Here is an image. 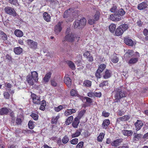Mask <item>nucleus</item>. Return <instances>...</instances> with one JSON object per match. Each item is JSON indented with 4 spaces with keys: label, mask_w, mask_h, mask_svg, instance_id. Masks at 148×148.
<instances>
[{
    "label": "nucleus",
    "mask_w": 148,
    "mask_h": 148,
    "mask_svg": "<svg viewBox=\"0 0 148 148\" xmlns=\"http://www.w3.org/2000/svg\"><path fill=\"white\" fill-rule=\"evenodd\" d=\"M38 74L36 71L32 72L31 75H29L27 77V81L31 86L33 85L35 82L38 81Z\"/></svg>",
    "instance_id": "f257e3e1"
},
{
    "label": "nucleus",
    "mask_w": 148,
    "mask_h": 148,
    "mask_svg": "<svg viewBox=\"0 0 148 148\" xmlns=\"http://www.w3.org/2000/svg\"><path fill=\"white\" fill-rule=\"evenodd\" d=\"M70 28H68L67 29V30L66 32V35L65 37V40L69 42H73L74 41L75 38H79L80 36H77L75 35L74 36L73 33L71 32H70Z\"/></svg>",
    "instance_id": "f03ea898"
},
{
    "label": "nucleus",
    "mask_w": 148,
    "mask_h": 148,
    "mask_svg": "<svg viewBox=\"0 0 148 148\" xmlns=\"http://www.w3.org/2000/svg\"><path fill=\"white\" fill-rule=\"evenodd\" d=\"M86 20L84 18L80 20H76L73 23L74 28H78L79 29L83 28L86 25Z\"/></svg>",
    "instance_id": "7ed1b4c3"
},
{
    "label": "nucleus",
    "mask_w": 148,
    "mask_h": 148,
    "mask_svg": "<svg viewBox=\"0 0 148 148\" xmlns=\"http://www.w3.org/2000/svg\"><path fill=\"white\" fill-rule=\"evenodd\" d=\"M128 28V25L127 24L121 25L119 27H117L115 31V34L116 36L121 35Z\"/></svg>",
    "instance_id": "20e7f679"
},
{
    "label": "nucleus",
    "mask_w": 148,
    "mask_h": 148,
    "mask_svg": "<svg viewBox=\"0 0 148 148\" xmlns=\"http://www.w3.org/2000/svg\"><path fill=\"white\" fill-rule=\"evenodd\" d=\"M114 97L115 99L120 100L123 97L126 96V92L120 89H116L115 90Z\"/></svg>",
    "instance_id": "39448f33"
},
{
    "label": "nucleus",
    "mask_w": 148,
    "mask_h": 148,
    "mask_svg": "<svg viewBox=\"0 0 148 148\" xmlns=\"http://www.w3.org/2000/svg\"><path fill=\"white\" fill-rule=\"evenodd\" d=\"M4 10L7 14L12 16L15 17L16 15V13L14 9L11 7L7 6L5 7V8Z\"/></svg>",
    "instance_id": "423d86ee"
},
{
    "label": "nucleus",
    "mask_w": 148,
    "mask_h": 148,
    "mask_svg": "<svg viewBox=\"0 0 148 148\" xmlns=\"http://www.w3.org/2000/svg\"><path fill=\"white\" fill-rule=\"evenodd\" d=\"M121 18L117 12H116L114 14H111L109 17V19L112 21H120Z\"/></svg>",
    "instance_id": "0eeeda50"
},
{
    "label": "nucleus",
    "mask_w": 148,
    "mask_h": 148,
    "mask_svg": "<svg viewBox=\"0 0 148 148\" xmlns=\"http://www.w3.org/2000/svg\"><path fill=\"white\" fill-rule=\"evenodd\" d=\"M28 45L30 48L35 50L37 49L38 43L33 40L29 39L27 40Z\"/></svg>",
    "instance_id": "6e6552de"
},
{
    "label": "nucleus",
    "mask_w": 148,
    "mask_h": 148,
    "mask_svg": "<svg viewBox=\"0 0 148 148\" xmlns=\"http://www.w3.org/2000/svg\"><path fill=\"white\" fill-rule=\"evenodd\" d=\"M62 21L59 22L56 25L54 28V32L56 34H58L61 31L62 27L61 25L62 24Z\"/></svg>",
    "instance_id": "1a4fd4ad"
},
{
    "label": "nucleus",
    "mask_w": 148,
    "mask_h": 148,
    "mask_svg": "<svg viewBox=\"0 0 148 148\" xmlns=\"http://www.w3.org/2000/svg\"><path fill=\"white\" fill-rule=\"evenodd\" d=\"M31 98L32 99L33 102L34 104H40V98L39 97L35 94H32L31 95Z\"/></svg>",
    "instance_id": "9d476101"
},
{
    "label": "nucleus",
    "mask_w": 148,
    "mask_h": 148,
    "mask_svg": "<svg viewBox=\"0 0 148 148\" xmlns=\"http://www.w3.org/2000/svg\"><path fill=\"white\" fill-rule=\"evenodd\" d=\"M112 72L111 70L106 69L104 72L103 77L105 79H108L111 76Z\"/></svg>",
    "instance_id": "9b49d317"
},
{
    "label": "nucleus",
    "mask_w": 148,
    "mask_h": 148,
    "mask_svg": "<svg viewBox=\"0 0 148 148\" xmlns=\"http://www.w3.org/2000/svg\"><path fill=\"white\" fill-rule=\"evenodd\" d=\"M68 75H66L64 79V82L66 85L69 87L70 86L71 84V80Z\"/></svg>",
    "instance_id": "f8f14e48"
},
{
    "label": "nucleus",
    "mask_w": 148,
    "mask_h": 148,
    "mask_svg": "<svg viewBox=\"0 0 148 148\" xmlns=\"http://www.w3.org/2000/svg\"><path fill=\"white\" fill-rule=\"evenodd\" d=\"M123 141L122 138L117 139L112 142L111 143V145L113 146H117L119 145Z\"/></svg>",
    "instance_id": "ddd939ff"
},
{
    "label": "nucleus",
    "mask_w": 148,
    "mask_h": 148,
    "mask_svg": "<svg viewBox=\"0 0 148 148\" xmlns=\"http://www.w3.org/2000/svg\"><path fill=\"white\" fill-rule=\"evenodd\" d=\"M51 72H49L47 73L45 76L44 77L43 80L45 83H46L49 82L50 78L51 77Z\"/></svg>",
    "instance_id": "4468645a"
},
{
    "label": "nucleus",
    "mask_w": 148,
    "mask_h": 148,
    "mask_svg": "<svg viewBox=\"0 0 148 148\" xmlns=\"http://www.w3.org/2000/svg\"><path fill=\"white\" fill-rule=\"evenodd\" d=\"M135 125L136 126V130L138 131L140 129L143 124L141 121L137 120V122L135 123Z\"/></svg>",
    "instance_id": "2eb2a0df"
},
{
    "label": "nucleus",
    "mask_w": 148,
    "mask_h": 148,
    "mask_svg": "<svg viewBox=\"0 0 148 148\" xmlns=\"http://www.w3.org/2000/svg\"><path fill=\"white\" fill-rule=\"evenodd\" d=\"M71 10H72V9L69 8L68 10H66L64 13L63 17L66 18L70 16L72 12Z\"/></svg>",
    "instance_id": "dca6fc26"
},
{
    "label": "nucleus",
    "mask_w": 148,
    "mask_h": 148,
    "mask_svg": "<svg viewBox=\"0 0 148 148\" xmlns=\"http://www.w3.org/2000/svg\"><path fill=\"white\" fill-rule=\"evenodd\" d=\"M9 112V109L6 108H3L0 109V114L1 115H6Z\"/></svg>",
    "instance_id": "f3484780"
},
{
    "label": "nucleus",
    "mask_w": 148,
    "mask_h": 148,
    "mask_svg": "<svg viewBox=\"0 0 148 148\" xmlns=\"http://www.w3.org/2000/svg\"><path fill=\"white\" fill-rule=\"evenodd\" d=\"M122 132L123 135L127 136H132L133 132L131 130H122Z\"/></svg>",
    "instance_id": "a211bd4d"
},
{
    "label": "nucleus",
    "mask_w": 148,
    "mask_h": 148,
    "mask_svg": "<svg viewBox=\"0 0 148 148\" xmlns=\"http://www.w3.org/2000/svg\"><path fill=\"white\" fill-rule=\"evenodd\" d=\"M147 5V3L143 2L138 5V10H143L146 8Z\"/></svg>",
    "instance_id": "6ab92c4d"
},
{
    "label": "nucleus",
    "mask_w": 148,
    "mask_h": 148,
    "mask_svg": "<svg viewBox=\"0 0 148 148\" xmlns=\"http://www.w3.org/2000/svg\"><path fill=\"white\" fill-rule=\"evenodd\" d=\"M79 123L78 118L77 117L75 118L74 119V121L73 122L72 125L74 128H77Z\"/></svg>",
    "instance_id": "aec40b11"
},
{
    "label": "nucleus",
    "mask_w": 148,
    "mask_h": 148,
    "mask_svg": "<svg viewBox=\"0 0 148 148\" xmlns=\"http://www.w3.org/2000/svg\"><path fill=\"white\" fill-rule=\"evenodd\" d=\"M43 16L44 19L47 22L50 21L51 17L50 15L47 12H45L43 14Z\"/></svg>",
    "instance_id": "412c9836"
},
{
    "label": "nucleus",
    "mask_w": 148,
    "mask_h": 148,
    "mask_svg": "<svg viewBox=\"0 0 148 148\" xmlns=\"http://www.w3.org/2000/svg\"><path fill=\"white\" fill-rule=\"evenodd\" d=\"M0 38L5 41L7 39V37L6 34L3 32L0 31Z\"/></svg>",
    "instance_id": "4be33fe9"
},
{
    "label": "nucleus",
    "mask_w": 148,
    "mask_h": 148,
    "mask_svg": "<svg viewBox=\"0 0 148 148\" xmlns=\"http://www.w3.org/2000/svg\"><path fill=\"white\" fill-rule=\"evenodd\" d=\"M110 124V121L109 120H104L102 123V126L103 129L107 128L108 125Z\"/></svg>",
    "instance_id": "5701e85b"
},
{
    "label": "nucleus",
    "mask_w": 148,
    "mask_h": 148,
    "mask_svg": "<svg viewBox=\"0 0 148 148\" xmlns=\"http://www.w3.org/2000/svg\"><path fill=\"white\" fill-rule=\"evenodd\" d=\"M134 137L133 140L134 141H137L138 140L140 139L142 137V135L140 134H137L134 133L133 134Z\"/></svg>",
    "instance_id": "b1692460"
},
{
    "label": "nucleus",
    "mask_w": 148,
    "mask_h": 148,
    "mask_svg": "<svg viewBox=\"0 0 148 148\" xmlns=\"http://www.w3.org/2000/svg\"><path fill=\"white\" fill-rule=\"evenodd\" d=\"M14 34L16 36L21 37L23 35V33L21 30L19 29L16 30L14 31Z\"/></svg>",
    "instance_id": "393cba45"
},
{
    "label": "nucleus",
    "mask_w": 148,
    "mask_h": 148,
    "mask_svg": "<svg viewBox=\"0 0 148 148\" xmlns=\"http://www.w3.org/2000/svg\"><path fill=\"white\" fill-rule=\"evenodd\" d=\"M125 43L130 46H132L133 44V41L131 39L128 38H126L124 40Z\"/></svg>",
    "instance_id": "a878e982"
},
{
    "label": "nucleus",
    "mask_w": 148,
    "mask_h": 148,
    "mask_svg": "<svg viewBox=\"0 0 148 148\" xmlns=\"http://www.w3.org/2000/svg\"><path fill=\"white\" fill-rule=\"evenodd\" d=\"M14 51L16 54L17 55L20 54L22 52V49L20 47L15 48Z\"/></svg>",
    "instance_id": "bb28decb"
},
{
    "label": "nucleus",
    "mask_w": 148,
    "mask_h": 148,
    "mask_svg": "<svg viewBox=\"0 0 148 148\" xmlns=\"http://www.w3.org/2000/svg\"><path fill=\"white\" fill-rule=\"evenodd\" d=\"M67 64L69 67L72 70L75 69V66L74 63L71 61H68L67 62Z\"/></svg>",
    "instance_id": "cd10ccee"
},
{
    "label": "nucleus",
    "mask_w": 148,
    "mask_h": 148,
    "mask_svg": "<svg viewBox=\"0 0 148 148\" xmlns=\"http://www.w3.org/2000/svg\"><path fill=\"white\" fill-rule=\"evenodd\" d=\"M116 27V25L114 24H111L109 27V28L110 32L114 33Z\"/></svg>",
    "instance_id": "c85d7f7f"
},
{
    "label": "nucleus",
    "mask_w": 148,
    "mask_h": 148,
    "mask_svg": "<svg viewBox=\"0 0 148 148\" xmlns=\"http://www.w3.org/2000/svg\"><path fill=\"white\" fill-rule=\"evenodd\" d=\"M134 54L132 50H128L127 51L124 55L125 57H130L132 56Z\"/></svg>",
    "instance_id": "c756f323"
},
{
    "label": "nucleus",
    "mask_w": 148,
    "mask_h": 148,
    "mask_svg": "<svg viewBox=\"0 0 148 148\" xmlns=\"http://www.w3.org/2000/svg\"><path fill=\"white\" fill-rule=\"evenodd\" d=\"M111 59L112 61L114 63H117L119 61V58L115 54L112 55V58Z\"/></svg>",
    "instance_id": "7c9ffc66"
},
{
    "label": "nucleus",
    "mask_w": 148,
    "mask_h": 148,
    "mask_svg": "<svg viewBox=\"0 0 148 148\" xmlns=\"http://www.w3.org/2000/svg\"><path fill=\"white\" fill-rule=\"evenodd\" d=\"M81 131L82 130L80 129L77 130L75 133L72 135V137L73 138L78 137L80 134Z\"/></svg>",
    "instance_id": "2f4dec72"
},
{
    "label": "nucleus",
    "mask_w": 148,
    "mask_h": 148,
    "mask_svg": "<svg viewBox=\"0 0 148 148\" xmlns=\"http://www.w3.org/2000/svg\"><path fill=\"white\" fill-rule=\"evenodd\" d=\"M91 82L88 80H85L83 83L84 86L86 87L90 86H91Z\"/></svg>",
    "instance_id": "473e14b6"
},
{
    "label": "nucleus",
    "mask_w": 148,
    "mask_h": 148,
    "mask_svg": "<svg viewBox=\"0 0 148 148\" xmlns=\"http://www.w3.org/2000/svg\"><path fill=\"white\" fill-rule=\"evenodd\" d=\"M100 16V12L98 11H96L93 18L96 21H97L99 19Z\"/></svg>",
    "instance_id": "72a5a7b5"
},
{
    "label": "nucleus",
    "mask_w": 148,
    "mask_h": 148,
    "mask_svg": "<svg viewBox=\"0 0 148 148\" xmlns=\"http://www.w3.org/2000/svg\"><path fill=\"white\" fill-rule=\"evenodd\" d=\"M104 134L103 133H100L99 135L97 137V140L99 142H101L104 138Z\"/></svg>",
    "instance_id": "f704fd0d"
},
{
    "label": "nucleus",
    "mask_w": 148,
    "mask_h": 148,
    "mask_svg": "<svg viewBox=\"0 0 148 148\" xmlns=\"http://www.w3.org/2000/svg\"><path fill=\"white\" fill-rule=\"evenodd\" d=\"M117 12L119 15L120 16V17L123 16L125 13V11L122 8L119 9Z\"/></svg>",
    "instance_id": "c9c22d12"
},
{
    "label": "nucleus",
    "mask_w": 148,
    "mask_h": 148,
    "mask_svg": "<svg viewBox=\"0 0 148 148\" xmlns=\"http://www.w3.org/2000/svg\"><path fill=\"white\" fill-rule=\"evenodd\" d=\"M106 68V65L105 64H101L99 67V69L98 70H99V71H100V72H102L103 71V70Z\"/></svg>",
    "instance_id": "e433bc0d"
},
{
    "label": "nucleus",
    "mask_w": 148,
    "mask_h": 148,
    "mask_svg": "<svg viewBox=\"0 0 148 148\" xmlns=\"http://www.w3.org/2000/svg\"><path fill=\"white\" fill-rule=\"evenodd\" d=\"M138 60V59L136 58H133L130 59L129 61L130 64H134L136 63Z\"/></svg>",
    "instance_id": "4c0bfd02"
},
{
    "label": "nucleus",
    "mask_w": 148,
    "mask_h": 148,
    "mask_svg": "<svg viewBox=\"0 0 148 148\" xmlns=\"http://www.w3.org/2000/svg\"><path fill=\"white\" fill-rule=\"evenodd\" d=\"M108 81H104L99 84V86L101 87H103L104 86L108 85Z\"/></svg>",
    "instance_id": "58836bf2"
},
{
    "label": "nucleus",
    "mask_w": 148,
    "mask_h": 148,
    "mask_svg": "<svg viewBox=\"0 0 148 148\" xmlns=\"http://www.w3.org/2000/svg\"><path fill=\"white\" fill-rule=\"evenodd\" d=\"M69 140V138L67 136H65L62 138V143L64 144L66 143Z\"/></svg>",
    "instance_id": "ea45409f"
},
{
    "label": "nucleus",
    "mask_w": 148,
    "mask_h": 148,
    "mask_svg": "<svg viewBox=\"0 0 148 148\" xmlns=\"http://www.w3.org/2000/svg\"><path fill=\"white\" fill-rule=\"evenodd\" d=\"M63 106H64L65 105H60L57 107L55 108H54V110L56 112H59L63 108Z\"/></svg>",
    "instance_id": "a19ab883"
},
{
    "label": "nucleus",
    "mask_w": 148,
    "mask_h": 148,
    "mask_svg": "<svg viewBox=\"0 0 148 148\" xmlns=\"http://www.w3.org/2000/svg\"><path fill=\"white\" fill-rule=\"evenodd\" d=\"M28 125L29 128L32 129H33L34 127V124L31 121H29Z\"/></svg>",
    "instance_id": "79ce46f5"
},
{
    "label": "nucleus",
    "mask_w": 148,
    "mask_h": 148,
    "mask_svg": "<svg viewBox=\"0 0 148 148\" xmlns=\"http://www.w3.org/2000/svg\"><path fill=\"white\" fill-rule=\"evenodd\" d=\"M31 116L33 118V119L35 120H37L38 119V115L36 114L32 113L31 115Z\"/></svg>",
    "instance_id": "37998d69"
},
{
    "label": "nucleus",
    "mask_w": 148,
    "mask_h": 148,
    "mask_svg": "<svg viewBox=\"0 0 148 148\" xmlns=\"http://www.w3.org/2000/svg\"><path fill=\"white\" fill-rule=\"evenodd\" d=\"M78 139L77 138H75L71 140L70 141L71 143L73 145L77 144L78 142Z\"/></svg>",
    "instance_id": "c03bdc74"
},
{
    "label": "nucleus",
    "mask_w": 148,
    "mask_h": 148,
    "mask_svg": "<svg viewBox=\"0 0 148 148\" xmlns=\"http://www.w3.org/2000/svg\"><path fill=\"white\" fill-rule=\"evenodd\" d=\"M129 117L128 116H125L123 117H120L119 118V119L120 120L122 121H126L127 120L129 119Z\"/></svg>",
    "instance_id": "a18cd8bd"
},
{
    "label": "nucleus",
    "mask_w": 148,
    "mask_h": 148,
    "mask_svg": "<svg viewBox=\"0 0 148 148\" xmlns=\"http://www.w3.org/2000/svg\"><path fill=\"white\" fill-rule=\"evenodd\" d=\"M8 2L9 3L15 5L17 3V0H8Z\"/></svg>",
    "instance_id": "49530a36"
},
{
    "label": "nucleus",
    "mask_w": 148,
    "mask_h": 148,
    "mask_svg": "<svg viewBox=\"0 0 148 148\" xmlns=\"http://www.w3.org/2000/svg\"><path fill=\"white\" fill-rule=\"evenodd\" d=\"M71 95L72 96H75L77 95V91L74 89L71 90L70 92Z\"/></svg>",
    "instance_id": "de8ad7c7"
},
{
    "label": "nucleus",
    "mask_w": 148,
    "mask_h": 148,
    "mask_svg": "<svg viewBox=\"0 0 148 148\" xmlns=\"http://www.w3.org/2000/svg\"><path fill=\"white\" fill-rule=\"evenodd\" d=\"M101 73V72L99 71V70H97L95 73V76L96 77L98 78H100L101 77V76L100 74Z\"/></svg>",
    "instance_id": "09e8293b"
},
{
    "label": "nucleus",
    "mask_w": 148,
    "mask_h": 148,
    "mask_svg": "<svg viewBox=\"0 0 148 148\" xmlns=\"http://www.w3.org/2000/svg\"><path fill=\"white\" fill-rule=\"evenodd\" d=\"M51 84L52 86H56L57 85V83L55 81L54 79H52L50 81Z\"/></svg>",
    "instance_id": "8fccbe9b"
},
{
    "label": "nucleus",
    "mask_w": 148,
    "mask_h": 148,
    "mask_svg": "<svg viewBox=\"0 0 148 148\" xmlns=\"http://www.w3.org/2000/svg\"><path fill=\"white\" fill-rule=\"evenodd\" d=\"M84 142L81 141L76 146V148H82L83 146Z\"/></svg>",
    "instance_id": "3c124183"
},
{
    "label": "nucleus",
    "mask_w": 148,
    "mask_h": 148,
    "mask_svg": "<svg viewBox=\"0 0 148 148\" xmlns=\"http://www.w3.org/2000/svg\"><path fill=\"white\" fill-rule=\"evenodd\" d=\"M85 112V110H84L80 111L79 113L78 117L80 118H81L84 114Z\"/></svg>",
    "instance_id": "603ef678"
},
{
    "label": "nucleus",
    "mask_w": 148,
    "mask_h": 148,
    "mask_svg": "<svg viewBox=\"0 0 148 148\" xmlns=\"http://www.w3.org/2000/svg\"><path fill=\"white\" fill-rule=\"evenodd\" d=\"M68 112L69 113V114H71L75 113L76 111V110L74 109H67Z\"/></svg>",
    "instance_id": "864d4df0"
},
{
    "label": "nucleus",
    "mask_w": 148,
    "mask_h": 148,
    "mask_svg": "<svg viewBox=\"0 0 148 148\" xmlns=\"http://www.w3.org/2000/svg\"><path fill=\"white\" fill-rule=\"evenodd\" d=\"M22 122L21 119L20 118H17L16 119V123L18 125H21Z\"/></svg>",
    "instance_id": "5fc2aeb1"
},
{
    "label": "nucleus",
    "mask_w": 148,
    "mask_h": 148,
    "mask_svg": "<svg viewBox=\"0 0 148 148\" xmlns=\"http://www.w3.org/2000/svg\"><path fill=\"white\" fill-rule=\"evenodd\" d=\"M95 21H95L93 18V19H89L88 20V23L91 25L93 24Z\"/></svg>",
    "instance_id": "6e6d98bb"
},
{
    "label": "nucleus",
    "mask_w": 148,
    "mask_h": 148,
    "mask_svg": "<svg viewBox=\"0 0 148 148\" xmlns=\"http://www.w3.org/2000/svg\"><path fill=\"white\" fill-rule=\"evenodd\" d=\"M3 95L5 98L7 99H9L10 95L8 92H5L3 93Z\"/></svg>",
    "instance_id": "4d7b16f0"
},
{
    "label": "nucleus",
    "mask_w": 148,
    "mask_h": 148,
    "mask_svg": "<svg viewBox=\"0 0 148 148\" xmlns=\"http://www.w3.org/2000/svg\"><path fill=\"white\" fill-rule=\"evenodd\" d=\"M116 6H113L110 9V11L111 12H114L116 11Z\"/></svg>",
    "instance_id": "13d9d810"
},
{
    "label": "nucleus",
    "mask_w": 148,
    "mask_h": 148,
    "mask_svg": "<svg viewBox=\"0 0 148 148\" xmlns=\"http://www.w3.org/2000/svg\"><path fill=\"white\" fill-rule=\"evenodd\" d=\"M110 114L108 112H106L104 111L102 112V115L105 117H108Z\"/></svg>",
    "instance_id": "bf43d9fd"
},
{
    "label": "nucleus",
    "mask_w": 148,
    "mask_h": 148,
    "mask_svg": "<svg viewBox=\"0 0 148 148\" xmlns=\"http://www.w3.org/2000/svg\"><path fill=\"white\" fill-rule=\"evenodd\" d=\"M84 55L86 57V58H88V57L90 56V53L88 51H86L84 53Z\"/></svg>",
    "instance_id": "052dcab7"
},
{
    "label": "nucleus",
    "mask_w": 148,
    "mask_h": 148,
    "mask_svg": "<svg viewBox=\"0 0 148 148\" xmlns=\"http://www.w3.org/2000/svg\"><path fill=\"white\" fill-rule=\"evenodd\" d=\"M101 92H94V96H95L98 97H100L101 96Z\"/></svg>",
    "instance_id": "680f3d73"
},
{
    "label": "nucleus",
    "mask_w": 148,
    "mask_h": 148,
    "mask_svg": "<svg viewBox=\"0 0 148 148\" xmlns=\"http://www.w3.org/2000/svg\"><path fill=\"white\" fill-rule=\"evenodd\" d=\"M86 99L87 102L89 103H91L92 102V100L91 98L88 97H86Z\"/></svg>",
    "instance_id": "e2e57ef3"
},
{
    "label": "nucleus",
    "mask_w": 148,
    "mask_h": 148,
    "mask_svg": "<svg viewBox=\"0 0 148 148\" xmlns=\"http://www.w3.org/2000/svg\"><path fill=\"white\" fill-rule=\"evenodd\" d=\"M143 23L141 21H138L136 22V24L139 27H141L143 25Z\"/></svg>",
    "instance_id": "0e129e2a"
},
{
    "label": "nucleus",
    "mask_w": 148,
    "mask_h": 148,
    "mask_svg": "<svg viewBox=\"0 0 148 148\" xmlns=\"http://www.w3.org/2000/svg\"><path fill=\"white\" fill-rule=\"evenodd\" d=\"M143 33L144 35L147 36L148 34V30L147 29H145L144 30Z\"/></svg>",
    "instance_id": "69168bd1"
},
{
    "label": "nucleus",
    "mask_w": 148,
    "mask_h": 148,
    "mask_svg": "<svg viewBox=\"0 0 148 148\" xmlns=\"http://www.w3.org/2000/svg\"><path fill=\"white\" fill-rule=\"evenodd\" d=\"M56 119H55L54 117H53L51 119V123L53 124L56 123L57 122Z\"/></svg>",
    "instance_id": "338daca9"
},
{
    "label": "nucleus",
    "mask_w": 148,
    "mask_h": 148,
    "mask_svg": "<svg viewBox=\"0 0 148 148\" xmlns=\"http://www.w3.org/2000/svg\"><path fill=\"white\" fill-rule=\"evenodd\" d=\"M88 96L89 97H92L94 96V92H89L88 93Z\"/></svg>",
    "instance_id": "774afa93"
}]
</instances>
